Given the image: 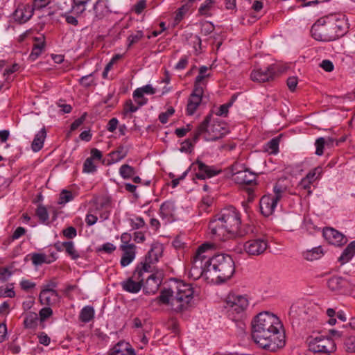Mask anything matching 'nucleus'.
<instances>
[{
	"label": "nucleus",
	"instance_id": "f257e3e1",
	"mask_svg": "<svg viewBox=\"0 0 355 355\" xmlns=\"http://www.w3.org/2000/svg\"><path fill=\"white\" fill-rule=\"evenodd\" d=\"M252 336L261 347L276 352L285 345L283 325L275 315L269 312L259 313L252 322Z\"/></svg>",
	"mask_w": 355,
	"mask_h": 355
},
{
	"label": "nucleus",
	"instance_id": "f03ea898",
	"mask_svg": "<svg viewBox=\"0 0 355 355\" xmlns=\"http://www.w3.org/2000/svg\"><path fill=\"white\" fill-rule=\"evenodd\" d=\"M240 214L233 206L223 209L209 222V230L212 236L225 239L228 235L243 236L246 232L240 229Z\"/></svg>",
	"mask_w": 355,
	"mask_h": 355
},
{
	"label": "nucleus",
	"instance_id": "7ed1b4c3",
	"mask_svg": "<svg viewBox=\"0 0 355 355\" xmlns=\"http://www.w3.org/2000/svg\"><path fill=\"white\" fill-rule=\"evenodd\" d=\"M193 297V289L191 286L178 282L175 287L162 290L157 300L159 304L170 305L175 312H182L190 306Z\"/></svg>",
	"mask_w": 355,
	"mask_h": 355
},
{
	"label": "nucleus",
	"instance_id": "20e7f679",
	"mask_svg": "<svg viewBox=\"0 0 355 355\" xmlns=\"http://www.w3.org/2000/svg\"><path fill=\"white\" fill-rule=\"evenodd\" d=\"M209 267L211 276H215L217 282L223 283L230 279L235 271L234 261L231 256L218 254L211 257Z\"/></svg>",
	"mask_w": 355,
	"mask_h": 355
},
{
	"label": "nucleus",
	"instance_id": "39448f33",
	"mask_svg": "<svg viewBox=\"0 0 355 355\" xmlns=\"http://www.w3.org/2000/svg\"><path fill=\"white\" fill-rule=\"evenodd\" d=\"M211 115H207L198 125L193 134V141L196 142L200 136L204 135L206 141H216L222 138L227 132L226 128L220 122H214L209 125Z\"/></svg>",
	"mask_w": 355,
	"mask_h": 355
},
{
	"label": "nucleus",
	"instance_id": "423d86ee",
	"mask_svg": "<svg viewBox=\"0 0 355 355\" xmlns=\"http://www.w3.org/2000/svg\"><path fill=\"white\" fill-rule=\"evenodd\" d=\"M249 301L246 295L230 294L227 296L225 308L229 316L232 315L233 319L239 317L247 309Z\"/></svg>",
	"mask_w": 355,
	"mask_h": 355
},
{
	"label": "nucleus",
	"instance_id": "0eeeda50",
	"mask_svg": "<svg viewBox=\"0 0 355 355\" xmlns=\"http://www.w3.org/2000/svg\"><path fill=\"white\" fill-rule=\"evenodd\" d=\"M327 17L320 18L311 27L312 37L318 41L329 42L337 39V35L333 31Z\"/></svg>",
	"mask_w": 355,
	"mask_h": 355
},
{
	"label": "nucleus",
	"instance_id": "6e6552de",
	"mask_svg": "<svg viewBox=\"0 0 355 355\" xmlns=\"http://www.w3.org/2000/svg\"><path fill=\"white\" fill-rule=\"evenodd\" d=\"M214 249V245L210 243H205L199 246L192 258L191 265L195 267H199L200 269H204L211 273V267H209L210 252Z\"/></svg>",
	"mask_w": 355,
	"mask_h": 355
},
{
	"label": "nucleus",
	"instance_id": "1a4fd4ad",
	"mask_svg": "<svg viewBox=\"0 0 355 355\" xmlns=\"http://www.w3.org/2000/svg\"><path fill=\"white\" fill-rule=\"evenodd\" d=\"M284 193V190L282 187L275 185L274 187V196L265 195L261 198L259 202L260 210L263 216H269L274 212Z\"/></svg>",
	"mask_w": 355,
	"mask_h": 355
},
{
	"label": "nucleus",
	"instance_id": "9d476101",
	"mask_svg": "<svg viewBox=\"0 0 355 355\" xmlns=\"http://www.w3.org/2000/svg\"><path fill=\"white\" fill-rule=\"evenodd\" d=\"M233 181L239 184H250L256 180L255 173L250 171L242 164L236 162L230 167Z\"/></svg>",
	"mask_w": 355,
	"mask_h": 355
},
{
	"label": "nucleus",
	"instance_id": "9b49d317",
	"mask_svg": "<svg viewBox=\"0 0 355 355\" xmlns=\"http://www.w3.org/2000/svg\"><path fill=\"white\" fill-rule=\"evenodd\" d=\"M145 273L137 266L132 275L121 283L123 290L130 293H139L143 286Z\"/></svg>",
	"mask_w": 355,
	"mask_h": 355
},
{
	"label": "nucleus",
	"instance_id": "f8f14e48",
	"mask_svg": "<svg viewBox=\"0 0 355 355\" xmlns=\"http://www.w3.org/2000/svg\"><path fill=\"white\" fill-rule=\"evenodd\" d=\"M309 349L313 354L325 352H334L336 350V345L334 340L326 336H318L310 337L308 339Z\"/></svg>",
	"mask_w": 355,
	"mask_h": 355
},
{
	"label": "nucleus",
	"instance_id": "ddd939ff",
	"mask_svg": "<svg viewBox=\"0 0 355 355\" xmlns=\"http://www.w3.org/2000/svg\"><path fill=\"white\" fill-rule=\"evenodd\" d=\"M268 248V241L266 236L250 239L243 245L244 251L250 256L261 255Z\"/></svg>",
	"mask_w": 355,
	"mask_h": 355
},
{
	"label": "nucleus",
	"instance_id": "4468645a",
	"mask_svg": "<svg viewBox=\"0 0 355 355\" xmlns=\"http://www.w3.org/2000/svg\"><path fill=\"white\" fill-rule=\"evenodd\" d=\"M162 247L159 244L153 245L150 250L145 257L144 262H141L137 265L146 273L153 271V265L157 263L162 257Z\"/></svg>",
	"mask_w": 355,
	"mask_h": 355
},
{
	"label": "nucleus",
	"instance_id": "2eb2a0df",
	"mask_svg": "<svg viewBox=\"0 0 355 355\" xmlns=\"http://www.w3.org/2000/svg\"><path fill=\"white\" fill-rule=\"evenodd\" d=\"M196 172L195 177L199 180H205L211 178L220 173V171L215 169L213 166H209L202 161L197 159L189 168Z\"/></svg>",
	"mask_w": 355,
	"mask_h": 355
},
{
	"label": "nucleus",
	"instance_id": "dca6fc26",
	"mask_svg": "<svg viewBox=\"0 0 355 355\" xmlns=\"http://www.w3.org/2000/svg\"><path fill=\"white\" fill-rule=\"evenodd\" d=\"M277 72V67L274 64L270 65L264 69H255L250 74L252 81L264 83L272 80Z\"/></svg>",
	"mask_w": 355,
	"mask_h": 355
},
{
	"label": "nucleus",
	"instance_id": "f3484780",
	"mask_svg": "<svg viewBox=\"0 0 355 355\" xmlns=\"http://www.w3.org/2000/svg\"><path fill=\"white\" fill-rule=\"evenodd\" d=\"M327 286L333 292L345 295L350 291L352 285L347 279L334 276L328 279Z\"/></svg>",
	"mask_w": 355,
	"mask_h": 355
},
{
	"label": "nucleus",
	"instance_id": "a211bd4d",
	"mask_svg": "<svg viewBox=\"0 0 355 355\" xmlns=\"http://www.w3.org/2000/svg\"><path fill=\"white\" fill-rule=\"evenodd\" d=\"M326 17L327 19V22H329L331 27L334 28L332 29L333 31H335L337 35V39L343 36L348 28L345 15L340 14L331 15Z\"/></svg>",
	"mask_w": 355,
	"mask_h": 355
},
{
	"label": "nucleus",
	"instance_id": "6ab92c4d",
	"mask_svg": "<svg viewBox=\"0 0 355 355\" xmlns=\"http://www.w3.org/2000/svg\"><path fill=\"white\" fill-rule=\"evenodd\" d=\"M323 236L331 244L340 246L347 243V238L340 232L332 227H326L323 230Z\"/></svg>",
	"mask_w": 355,
	"mask_h": 355
},
{
	"label": "nucleus",
	"instance_id": "aec40b11",
	"mask_svg": "<svg viewBox=\"0 0 355 355\" xmlns=\"http://www.w3.org/2000/svg\"><path fill=\"white\" fill-rule=\"evenodd\" d=\"M203 94L202 87H197L194 88L192 94L190 95L187 107V115H193L196 111L197 108L200 105L202 101V96Z\"/></svg>",
	"mask_w": 355,
	"mask_h": 355
},
{
	"label": "nucleus",
	"instance_id": "412c9836",
	"mask_svg": "<svg viewBox=\"0 0 355 355\" xmlns=\"http://www.w3.org/2000/svg\"><path fill=\"white\" fill-rule=\"evenodd\" d=\"M33 10L34 9L31 5H20L14 12V19L19 24H24L33 16Z\"/></svg>",
	"mask_w": 355,
	"mask_h": 355
},
{
	"label": "nucleus",
	"instance_id": "4be33fe9",
	"mask_svg": "<svg viewBox=\"0 0 355 355\" xmlns=\"http://www.w3.org/2000/svg\"><path fill=\"white\" fill-rule=\"evenodd\" d=\"M107 355H136L129 343L121 340L109 351Z\"/></svg>",
	"mask_w": 355,
	"mask_h": 355
},
{
	"label": "nucleus",
	"instance_id": "5701e85b",
	"mask_svg": "<svg viewBox=\"0 0 355 355\" xmlns=\"http://www.w3.org/2000/svg\"><path fill=\"white\" fill-rule=\"evenodd\" d=\"M161 279L155 274L150 275L146 282H143L144 291L146 294H154L159 288Z\"/></svg>",
	"mask_w": 355,
	"mask_h": 355
},
{
	"label": "nucleus",
	"instance_id": "b1692460",
	"mask_svg": "<svg viewBox=\"0 0 355 355\" xmlns=\"http://www.w3.org/2000/svg\"><path fill=\"white\" fill-rule=\"evenodd\" d=\"M39 300L43 305H52L58 302L59 295L57 291L42 289L39 295Z\"/></svg>",
	"mask_w": 355,
	"mask_h": 355
},
{
	"label": "nucleus",
	"instance_id": "393cba45",
	"mask_svg": "<svg viewBox=\"0 0 355 355\" xmlns=\"http://www.w3.org/2000/svg\"><path fill=\"white\" fill-rule=\"evenodd\" d=\"M93 11L96 20L103 19L110 12L107 1L106 0H97L93 6Z\"/></svg>",
	"mask_w": 355,
	"mask_h": 355
},
{
	"label": "nucleus",
	"instance_id": "a878e982",
	"mask_svg": "<svg viewBox=\"0 0 355 355\" xmlns=\"http://www.w3.org/2000/svg\"><path fill=\"white\" fill-rule=\"evenodd\" d=\"M135 245L120 246V249L123 251L120 263L123 267L128 266L135 259Z\"/></svg>",
	"mask_w": 355,
	"mask_h": 355
},
{
	"label": "nucleus",
	"instance_id": "bb28decb",
	"mask_svg": "<svg viewBox=\"0 0 355 355\" xmlns=\"http://www.w3.org/2000/svg\"><path fill=\"white\" fill-rule=\"evenodd\" d=\"M46 137V131L44 128L35 135L31 144V148L34 152H38L42 148Z\"/></svg>",
	"mask_w": 355,
	"mask_h": 355
},
{
	"label": "nucleus",
	"instance_id": "cd10ccee",
	"mask_svg": "<svg viewBox=\"0 0 355 355\" xmlns=\"http://www.w3.org/2000/svg\"><path fill=\"white\" fill-rule=\"evenodd\" d=\"M128 150L123 147L120 146L117 150L112 151L109 153V159L107 160V164H112L116 163L126 157Z\"/></svg>",
	"mask_w": 355,
	"mask_h": 355
},
{
	"label": "nucleus",
	"instance_id": "c85d7f7f",
	"mask_svg": "<svg viewBox=\"0 0 355 355\" xmlns=\"http://www.w3.org/2000/svg\"><path fill=\"white\" fill-rule=\"evenodd\" d=\"M355 254V241L351 242L344 250L340 257L338 258V261L343 265L347 263L352 259Z\"/></svg>",
	"mask_w": 355,
	"mask_h": 355
},
{
	"label": "nucleus",
	"instance_id": "c756f323",
	"mask_svg": "<svg viewBox=\"0 0 355 355\" xmlns=\"http://www.w3.org/2000/svg\"><path fill=\"white\" fill-rule=\"evenodd\" d=\"M211 273H209V272L204 270V269H200L199 267L196 268L191 265L189 275L191 278L195 280L198 279L202 277H204L206 279H209L211 277Z\"/></svg>",
	"mask_w": 355,
	"mask_h": 355
},
{
	"label": "nucleus",
	"instance_id": "7c9ffc66",
	"mask_svg": "<svg viewBox=\"0 0 355 355\" xmlns=\"http://www.w3.org/2000/svg\"><path fill=\"white\" fill-rule=\"evenodd\" d=\"M175 211V205L173 202L166 201L160 207V214L164 218H171Z\"/></svg>",
	"mask_w": 355,
	"mask_h": 355
},
{
	"label": "nucleus",
	"instance_id": "2f4dec72",
	"mask_svg": "<svg viewBox=\"0 0 355 355\" xmlns=\"http://www.w3.org/2000/svg\"><path fill=\"white\" fill-rule=\"evenodd\" d=\"M94 317V309L92 306H86L83 307L80 311L79 318L83 322H89Z\"/></svg>",
	"mask_w": 355,
	"mask_h": 355
},
{
	"label": "nucleus",
	"instance_id": "473e14b6",
	"mask_svg": "<svg viewBox=\"0 0 355 355\" xmlns=\"http://www.w3.org/2000/svg\"><path fill=\"white\" fill-rule=\"evenodd\" d=\"M119 174L124 180L132 178L136 174V170L134 167L125 164L121 166L119 168Z\"/></svg>",
	"mask_w": 355,
	"mask_h": 355
},
{
	"label": "nucleus",
	"instance_id": "72a5a7b5",
	"mask_svg": "<svg viewBox=\"0 0 355 355\" xmlns=\"http://www.w3.org/2000/svg\"><path fill=\"white\" fill-rule=\"evenodd\" d=\"M323 254L322 249L318 248H314L310 250H307L303 253V257L308 261H314L318 259Z\"/></svg>",
	"mask_w": 355,
	"mask_h": 355
},
{
	"label": "nucleus",
	"instance_id": "f704fd0d",
	"mask_svg": "<svg viewBox=\"0 0 355 355\" xmlns=\"http://www.w3.org/2000/svg\"><path fill=\"white\" fill-rule=\"evenodd\" d=\"M31 260L35 266H40L44 263H51L52 261L55 260V257L52 255V259H48L47 257L44 254L35 253L33 254Z\"/></svg>",
	"mask_w": 355,
	"mask_h": 355
},
{
	"label": "nucleus",
	"instance_id": "c9c22d12",
	"mask_svg": "<svg viewBox=\"0 0 355 355\" xmlns=\"http://www.w3.org/2000/svg\"><path fill=\"white\" fill-rule=\"evenodd\" d=\"M38 316L36 313L29 312L26 314L24 324L26 328L33 329L37 325Z\"/></svg>",
	"mask_w": 355,
	"mask_h": 355
},
{
	"label": "nucleus",
	"instance_id": "e433bc0d",
	"mask_svg": "<svg viewBox=\"0 0 355 355\" xmlns=\"http://www.w3.org/2000/svg\"><path fill=\"white\" fill-rule=\"evenodd\" d=\"M156 90L150 85H146L136 89L133 92V96L142 97L144 94H154Z\"/></svg>",
	"mask_w": 355,
	"mask_h": 355
},
{
	"label": "nucleus",
	"instance_id": "4c0bfd02",
	"mask_svg": "<svg viewBox=\"0 0 355 355\" xmlns=\"http://www.w3.org/2000/svg\"><path fill=\"white\" fill-rule=\"evenodd\" d=\"M64 250L66 253L73 260L80 257V254L74 247L73 241H65Z\"/></svg>",
	"mask_w": 355,
	"mask_h": 355
},
{
	"label": "nucleus",
	"instance_id": "58836bf2",
	"mask_svg": "<svg viewBox=\"0 0 355 355\" xmlns=\"http://www.w3.org/2000/svg\"><path fill=\"white\" fill-rule=\"evenodd\" d=\"M322 173V169L318 166L310 171L304 178L313 184L315 180L320 178Z\"/></svg>",
	"mask_w": 355,
	"mask_h": 355
},
{
	"label": "nucleus",
	"instance_id": "ea45409f",
	"mask_svg": "<svg viewBox=\"0 0 355 355\" xmlns=\"http://www.w3.org/2000/svg\"><path fill=\"white\" fill-rule=\"evenodd\" d=\"M213 0H206L204 3H202L198 9V12L201 15L204 16H210V11L214 6Z\"/></svg>",
	"mask_w": 355,
	"mask_h": 355
},
{
	"label": "nucleus",
	"instance_id": "a19ab883",
	"mask_svg": "<svg viewBox=\"0 0 355 355\" xmlns=\"http://www.w3.org/2000/svg\"><path fill=\"white\" fill-rule=\"evenodd\" d=\"M36 215L42 223H45L49 220V213L44 205H38L36 209Z\"/></svg>",
	"mask_w": 355,
	"mask_h": 355
},
{
	"label": "nucleus",
	"instance_id": "79ce46f5",
	"mask_svg": "<svg viewBox=\"0 0 355 355\" xmlns=\"http://www.w3.org/2000/svg\"><path fill=\"white\" fill-rule=\"evenodd\" d=\"M87 0H73V11L76 14H82L86 10Z\"/></svg>",
	"mask_w": 355,
	"mask_h": 355
},
{
	"label": "nucleus",
	"instance_id": "37998d69",
	"mask_svg": "<svg viewBox=\"0 0 355 355\" xmlns=\"http://www.w3.org/2000/svg\"><path fill=\"white\" fill-rule=\"evenodd\" d=\"M73 199V195L71 191L62 190L60 193L58 204L64 205Z\"/></svg>",
	"mask_w": 355,
	"mask_h": 355
},
{
	"label": "nucleus",
	"instance_id": "c03bdc74",
	"mask_svg": "<svg viewBox=\"0 0 355 355\" xmlns=\"http://www.w3.org/2000/svg\"><path fill=\"white\" fill-rule=\"evenodd\" d=\"M345 349L348 352H355V334L348 336L344 342Z\"/></svg>",
	"mask_w": 355,
	"mask_h": 355
},
{
	"label": "nucleus",
	"instance_id": "a18cd8bd",
	"mask_svg": "<svg viewBox=\"0 0 355 355\" xmlns=\"http://www.w3.org/2000/svg\"><path fill=\"white\" fill-rule=\"evenodd\" d=\"M79 83L84 87H89L94 84V78L92 73L83 76L79 79Z\"/></svg>",
	"mask_w": 355,
	"mask_h": 355
},
{
	"label": "nucleus",
	"instance_id": "49530a36",
	"mask_svg": "<svg viewBox=\"0 0 355 355\" xmlns=\"http://www.w3.org/2000/svg\"><path fill=\"white\" fill-rule=\"evenodd\" d=\"M175 112V110L173 107H170L167 109L165 112H162L159 115V121L165 124L168 122V118L172 116Z\"/></svg>",
	"mask_w": 355,
	"mask_h": 355
},
{
	"label": "nucleus",
	"instance_id": "de8ad7c7",
	"mask_svg": "<svg viewBox=\"0 0 355 355\" xmlns=\"http://www.w3.org/2000/svg\"><path fill=\"white\" fill-rule=\"evenodd\" d=\"M130 226L132 229L137 230L142 228L145 225L144 220L141 217L129 219Z\"/></svg>",
	"mask_w": 355,
	"mask_h": 355
},
{
	"label": "nucleus",
	"instance_id": "09e8293b",
	"mask_svg": "<svg viewBox=\"0 0 355 355\" xmlns=\"http://www.w3.org/2000/svg\"><path fill=\"white\" fill-rule=\"evenodd\" d=\"M96 170V167L93 162L92 158H87L83 164V172L94 173Z\"/></svg>",
	"mask_w": 355,
	"mask_h": 355
},
{
	"label": "nucleus",
	"instance_id": "8fccbe9b",
	"mask_svg": "<svg viewBox=\"0 0 355 355\" xmlns=\"http://www.w3.org/2000/svg\"><path fill=\"white\" fill-rule=\"evenodd\" d=\"M214 30V26L209 21H204L201 23V33L205 35H208Z\"/></svg>",
	"mask_w": 355,
	"mask_h": 355
},
{
	"label": "nucleus",
	"instance_id": "3c124183",
	"mask_svg": "<svg viewBox=\"0 0 355 355\" xmlns=\"http://www.w3.org/2000/svg\"><path fill=\"white\" fill-rule=\"evenodd\" d=\"M195 143L196 142L193 141V137L192 138V140L189 139H186L181 144V147L180 149V151L184 153L191 152Z\"/></svg>",
	"mask_w": 355,
	"mask_h": 355
},
{
	"label": "nucleus",
	"instance_id": "603ef678",
	"mask_svg": "<svg viewBox=\"0 0 355 355\" xmlns=\"http://www.w3.org/2000/svg\"><path fill=\"white\" fill-rule=\"evenodd\" d=\"M315 146L316 148L315 154L318 156L322 155L324 153V148L326 146L324 137L318 138L315 142Z\"/></svg>",
	"mask_w": 355,
	"mask_h": 355
},
{
	"label": "nucleus",
	"instance_id": "864d4df0",
	"mask_svg": "<svg viewBox=\"0 0 355 355\" xmlns=\"http://www.w3.org/2000/svg\"><path fill=\"white\" fill-rule=\"evenodd\" d=\"M279 144V139L278 137H275L270 140L268 144V148L270 150L271 153H277L278 152Z\"/></svg>",
	"mask_w": 355,
	"mask_h": 355
},
{
	"label": "nucleus",
	"instance_id": "5fc2aeb1",
	"mask_svg": "<svg viewBox=\"0 0 355 355\" xmlns=\"http://www.w3.org/2000/svg\"><path fill=\"white\" fill-rule=\"evenodd\" d=\"M312 183L307 180L305 178H302L298 184V188L300 189H304L307 191L308 195H311L312 191L311 190V186Z\"/></svg>",
	"mask_w": 355,
	"mask_h": 355
},
{
	"label": "nucleus",
	"instance_id": "6e6d98bb",
	"mask_svg": "<svg viewBox=\"0 0 355 355\" xmlns=\"http://www.w3.org/2000/svg\"><path fill=\"white\" fill-rule=\"evenodd\" d=\"M139 107L138 105H135L131 100H128L125 102L124 105V112L125 114L130 112L133 113L138 110Z\"/></svg>",
	"mask_w": 355,
	"mask_h": 355
},
{
	"label": "nucleus",
	"instance_id": "4d7b16f0",
	"mask_svg": "<svg viewBox=\"0 0 355 355\" xmlns=\"http://www.w3.org/2000/svg\"><path fill=\"white\" fill-rule=\"evenodd\" d=\"M62 234H63L64 236H65L66 238L71 239L76 236L77 231L75 227L71 226L66 229H64L62 230Z\"/></svg>",
	"mask_w": 355,
	"mask_h": 355
},
{
	"label": "nucleus",
	"instance_id": "13d9d810",
	"mask_svg": "<svg viewBox=\"0 0 355 355\" xmlns=\"http://www.w3.org/2000/svg\"><path fill=\"white\" fill-rule=\"evenodd\" d=\"M144 35L142 31H137L135 34L130 35L128 37V41L129 42L128 46H131L135 43L139 42L142 37Z\"/></svg>",
	"mask_w": 355,
	"mask_h": 355
},
{
	"label": "nucleus",
	"instance_id": "bf43d9fd",
	"mask_svg": "<svg viewBox=\"0 0 355 355\" xmlns=\"http://www.w3.org/2000/svg\"><path fill=\"white\" fill-rule=\"evenodd\" d=\"M146 7V1L140 0L133 7L132 10L137 15L141 14Z\"/></svg>",
	"mask_w": 355,
	"mask_h": 355
},
{
	"label": "nucleus",
	"instance_id": "052dcab7",
	"mask_svg": "<svg viewBox=\"0 0 355 355\" xmlns=\"http://www.w3.org/2000/svg\"><path fill=\"white\" fill-rule=\"evenodd\" d=\"M53 314V311L49 307L42 308L39 313L40 320L44 321L46 319L51 316Z\"/></svg>",
	"mask_w": 355,
	"mask_h": 355
},
{
	"label": "nucleus",
	"instance_id": "680f3d73",
	"mask_svg": "<svg viewBox=\"0 0 355 355\" xmlns=\"http://www.w3.org/2000/svg\"><path fill=\"white\" fill-rule=\"evenodd\" d=\"M51 0H34L33 9H42L49 4Z\"/></svg>",
	"mask_w": 355,
	"mask_h": 355
},
{
	"label": "nucleus",
	"instance_id": "e2e57ef3",
	"mask_svg": "<svg viewBox=\"0 0 355 355\" xmlns=\"http://www.w3.org/2000/svg\"><path fill=\"white\" fill-rule=\"evenodd\" d=\"M12 275V272L10 271L7 268H1L0 280L1 282H6Z\"/></svg>",
	"mask_w": 355,
	"mask_h": 355
},
{
	"label": "nucleus",
	"instance_id": "0e129e2a",
	"mask_svg": "<svg viewBox=\"0 0 355 355\" xmlns=\"http://www.w3.org/2000/svg\"><path fill=\"white\" fill-rule=\"evenodd\" d=\"M298 80L296 76H291L287 79V85L291 92L295 91L297 85Z\"/></svg>",
	"mask_w": 355,
	"mask_h": 355
},
{
	"label": "nucleus",
	"instance_id": "69168bd1",
	"mask_svg": "<svg viewBox=\"0 0 355 355\" xmlns=\"http://www.w3.org/2000/svg\"><path fill=\"white\" fill-rule=\"evenodd\" d=\"M232 103L230 102L220 105L216 114L218 116H226L228 113V109L232 106Z\"/></svg>",
	"mask_w": 355,
	"mask_h": 355
},
{
	"label": "nucleus",
	"instance_id": "338daca9",
	"mask_svg": "<svg viewBox=\"0 0 355 355\" xmlns=\"http://www.w3.org/2000/svg\"><path fill=\"white\" fill-rule=\"evenodd\" d=\"M132 239V236L128 232H124L121 236V241L122 244L121 245H132L133 243H130Z\"/></svg>",
	"mask_w": 355,
	"mask_h": 355
},
{
	"label": "nucleus",
	"instance_id": "774afa93",
	"mask_svg": "<svg viewBox=\"0 0 355 355\" xmlns=\"http://www.w3.org/2000/svg\"><path fill=\"white\" fill-rule=\"evenodd\" d=\"M320 67L327 72H331L334 70L333 63L328 60H323L320 64Z\"/></svg>",
	"mask_w": 355,
	"mask_h": 355
}]
</instances>
